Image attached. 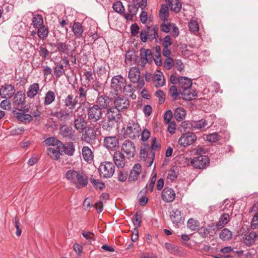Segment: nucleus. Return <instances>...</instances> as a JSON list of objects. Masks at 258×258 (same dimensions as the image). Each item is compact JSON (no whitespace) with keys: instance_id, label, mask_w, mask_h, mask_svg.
Returning <instances> with one entry per match:
<instances>
[{"instance_id":"1","label":"nucleus","mask_w":258,"mask_h":258,"mask_svg":"<svg viewBox=\"0 0 258 258\" xmlns=\"http://www.w3.org/2000/svg\"><path fill=\"white\" fill-rule=\"evenodd\" d=\"M178 87L182 89L181 92L182 98L184 100H191L197 97V93L196 91H190V88L192 86L191 79L185 77H178Z\"/></svg>"},{"instance_id":"2","label":"nucleus","mask_w":258,"mask_h":258,"mask_svg":"<svg viewBox=\"0 0 258 258\" xmlns=\"http://www.w3.org/2000/svg\"><path fill=\"white\" fill-rule=\"evenodd\" d=\"M66 177L69 180L72 182L78 188L85 187L88 183V176L85 173L74 170L68 171Z\"/></svg>"},{"instance_id":"3","label":"nucleus","mask_w":258,"mask_h":258,"mask_svg":"<svg viewBox=\"0 0 258 258\" xmlns=\"http://www.w3.org/2000/svg\"><path fill=\"white\" fill-rule=\"evenodd\" d=\"M60 101H57L54 108L56 111L51 112V115L56 117L59 121L63 123H65L67 121L70 120L72 118V114L73 111H70L69 109L64 108H60Z\"/></svg>"},{"instance_id":"4","label":"nucleus","mask_w":258,"mask_h":258,"mask_svg":"<svg viewBox=\"0 0 258 258\" xmlns=\"http://www.w3.org/2000/svg\"><path fill=\"white\" fill-rule=\"evenodd\" d=\"M100 176L103 178H111L114 173L115 166L113 163L108 161L100 163L98 168Z\"/></svg>"},{"instance_id":"5","label":"nucleus","mask_w":258,"mask_h":258,"mask_svg":"<svg viewBox=\"0 0 258 258\" xmlns=\"http://www.w3.org/2000/svg\"><path fill=\"white\" fill-rule=\"evenodd\" d=\"M88 120L91 122H96L100 120L103 115V111L97 105L93 104L87 109Z\"/></svg>"},{"instance_id":"6","label":"nucleus","mask_w":258,"mask_h":258,"mask_svg":"<svg viewBox=\"0 0 258 258\" xmlns=\"http://www.w3.org/2000/svg\"><path fill=\"white\" fill-rule=\"evenodd\" d=\"M141 130V128L138 122L131 120L127 125L125 134L129 138L134 140L139 137Z\"/></svg>"},{"instance_id":"7","label":"nucleus","mask_w":258,"mask_h":258,"mask_svg":"<svg viewBox=\"0 0 258 258\" xmlns=\"http://www.w3.org/2000/svg\"><path fill=\"white\" fill-rule=\"evenodd\" d=\"M140 58L138 61V65L144 67L146 63H152L153 58V53L150 49L142 48L140 49Z\"/></svg>"},{"instance_id":"8","label":"nucleus","mask_w":258,"mask_h":258,"mask_svg":"<svg viewBox=\"0 0 258 258\" xmlns=\"http://www.w3.org/2000/svg\"><path fill=\"white\" fill-rule=\"evenodd\" d=\"M197 139L195 134L187 132L183 134L178 140L179 145L183 147H186L192 145Z\"/></svg>"},{"instance_id":"9","label":"nucleus","mask_w":258,"mask_h":258,"mask_svg":"<svg viewBox=\"0 0 258 258\" xmlns=\"http://www.w3.org/2000/svg\"><path fill=\"white\" fill-rule=\"evenodd\" d=\"M210 159L207 156L200 155L195 157L190 161L191 165L195 168L205 169L209 165Z\"/></svg>"},{"instance_id":"10","label":"nucleus","mask_w":258,"mask_h":258,"mask_svg":"<svg viewBox=\"0 0 258 258\" xmlns=\"http://www.w3.org/2000/svg\"><path fill=\"white\" fill-rule=\"evenodd\" d=\"M121 151L125 155L127 159L133 158L136 154V146L132 141L126 140L121 145Z\"/></svg>"},{"instance_id":"11","label":"nucleus","mask_w":258,"mask_h":258,"mask_svg":"<svg viewBox=\"0 0 258 258\" xmlns=\"http://www.w3.org/2000/svg\"><path fill=\"white\" fill-rule=\"evenodd\" d=\"M161 30L164 33L171 32L172 36L176 38L179 34V30L175 24L168 22L167 21H162L160 25Z\"/></svg>"},{"instance_id":"12","label":"nucleus","mask_w":258,"mask_h":258,"mask_svg":"<svg viewBox=\"0 0 258 258\" xmlns=\"http://www.w3.org/2000/svg\"><path fill=\"white\" fill-rule=\"evenodd\" d=\"M86 88L85 85H82L81 86L77 87L75 90V93L76 94L75 97L78 100L79 104L83 106L86 104L87 100V95L88 89H87Z\"/></svg>"},{"instance_id":"13","label":"nucleus","mask_w":258,"mask_h":258,"mask_svg":"<svg viewBox=\"0 0 258 258\" xmlns=\"http://www.w3.org/2000/svg\"><path fill=\"white\" fill-rule=\"evenodd\" d=\"M208 125L207 120L201 119L198 121H184L182 122L181 127L187 128H192L195 130H201L205 128Z\"/></svg>"},{"instance_id":"14","label":"nucleus","mask_w":258,"mask_h":258,"mask_svg":"<svg viewBox=\"0 0 258 258\" xmlns=\"http://www.w3.org/2000/svg\"><path fill=\"white\" fill-rule=\"evenodd\" d=\"M96 139V132L92 127L85 128L81 136V140L87 143H92Z\"/></svg>"},{"instance_id":"15","label":"nucleus","mask_w":258,"mask_h":258,"mask_svg":"<svg viewBox=\"0 0 258 258\" xmlns=\"http://www.w3.org/2000/svg\"><path fill=\"white\" fill-rule=\"evenodd\" d=\"M114 107L119 111L127 109L130 105L128 99L124 96H117L114 101Z\"/></svg>"},{"instance_id":"16","label":"nucleus","mask_w":258,"mask_h":258,"mask_svg":"<svg viewBox=\"0 0 258 258\" xmlns=\"http://www.w3.org/2000/svg\"><path fill=\"white\" fill-rule=\"evenodd\" d=\"M125 82V79L122 76L119 75L115 76L111 79V87L116 92L121 91Z\"/></svg>"},{"instance_id":"17","label":"nucleus","mask_w":258,"mask_h":258,"mask_svg":"<svg viewBox=\"0 0 258 258\" xmlns=\"http://www.w3.org/2000/svg\"><path fill=\"white\" fill-rule=\"evenodd\" d=\"M15 87L12 84H5L0 89V96L3 98H11L15 94Z\"/></svg>"},{"instance_id":"18","label":"nucleus","mask_w":258,"mask_h":258,"mask_svg":"<svg viewBox=\"0 0 258 258\" xmlns=\"http://www.w3.org/2000/svg\"><path fill=\"white\" fill-rule=\"evenodd\" d=\"M65 108L73 111L79 103L78 100L72 94L68 95L63 100Z\"/></svg>"},{"instance_id":"19","label":"nucleus","mask_w":258,"mask_h":258,"mask_svg":"<svg viewBox=\"0 0 258 258\" xmlns=\"http://www.w3.org/2000/svg\"><path fill=\"white\" fill-rule=\"evenodd\" d=\"M106 116L108 122L113 121L118 122L121 116L119 111L114 107H109L107 108Z\"/></svg>"},{"instance_id":"20","label":"nucleus","mask_w":258,"mask_h":258,"mask_svg":"<svg viewBox=\"0 0 258 258\" xmlns=\"http://www.w3.org/2000/svg\"><path fill=\"white\" fill-rule=\"evenodd\" d=\"M104 146L108 149L115 150L119 146V140L116 136L106 137L104 139Z\"/></svg>"},{"instance_id":"21","label":"nucleus","mask_w":258,"mask_h":258,"mask_svg":"<svg viewBox=\"0 0 258 258\" xmlns=\"http://www.w3.org/2000/svg\"><path fill=\"white\" fill-rule=\"evenodd\" d=\"M96 104L95 105L98 106L100 109L103 110L109 107L111 100L109 97L104 95H100V93H99L96 99Z\"/></svg>"},{"instance_id":"22","label":"nucleus","mask_w":258,"mask_h":258,"mask_svg":"<svg viewBox=\"0 0 258 258\" xmlns=\"http://www.w3.org/2000/svg\"><path fill=\"white\" fill-rule=\"evenodd\" d=\"M169 217L172 223L174 225H177L182 222L184 219L181 211L178 209H171L169 211Z\"/></svg>"},{"instance_id":"23","label":"nucleus","mask_w":258,"mask_h":258,"mask_svg":"<svg viewBox=\"0 0 258 258\" xmlns=\"http://www.w3.org/2000/svg\"><path fill=\"white\" fill-rule=\"evenodd\" d=\"M113 159L114 164L118 168H123L125 164V157L120 151H116L113 155Z\"/></svg>"},{"instance_id":"24","label":"nucleus","mask_w":258,"mask_h":258,"mask_svg":"<svg viewBox=\"0 0 258 258\" xmlns=\"http://www.w3.org/2000/svg\"><path fill=\"white\" fill-rule=\"evenodd\" d=\"M75 131L72 126L60 125L59 127V134L63 138L72 139L75 135Z\"/></svg>"},{"instance_id":"25","label":"nucleus","mask_w":258,"mask_h":258,"mask_svg":"<svg viewBox=\"0 0 258 258\" xmlns=\"http://www.w3.org/2000/svg\"><path fill=\"white\" fill-rule=\"evenodd\" d=\"M14 95L13 104L14 105L22 106L25 104L26 96L23 91H18Z\"/></svg>"},{"instance_id":"26","label":"nucleus","mask_w":258,"mask_h":258,"mask_svg":"<svg viewBox=\"0 0 258 258\" xmlns=\"http://www.w3.org/2000/svg\"><path fill=\"white\" fill-rule=\"evenodd\" d=\"M59 150L61 151V154L64 153L69 156H72L75 151V148L72 142H69L66 145L61 142V145H59Z\"/></svg>"},{"instance_id":"27","label":"nucleus","mask_w":258,"mask_h":258,"mask_svg":"<svg viewBox=\"0 0 258 258\" xmlns=\"http://www.w3.org/2000/svg\"><path fill=\"white\" fill-rule=\"evenodd\" d=\"M128 11L129 14H124V17L126 20H132L134 16L136 15L138 12V8L135 6V0H133L132 4L128 5Z\"/></svg>"},{"instance_id":"28","label":"nucleus","mask_w":258,"mask_h":258,"mask_svg":"<svg viewBox=\"0 0 258 258\" xmlns=\"http://www.w3.org/2000/svg\"><path fill=\"white\" fill-rule=\"evenodd\" d=\"M141 172V166L140 164H136L128 176V181L130 182L135 181L137 180L139 174Z\"/></svg>"},{"instance_id":"29","label":"nucleus","mask_w":258,"mask_h":258,"mask_svg":"<svg viewBox=\"0 0 258 258\" xmlns=\"http://www.w3.org/2000/svg\"><path fill=\"white\" fill-rule=\"evenodd\" d=\"M87 123V121L82 115L75 118L74 126L77 130L83 131L86 128Z\"/></svg>"},{"instance_id":"30","label":"nucleus","mask_w":258,"mask_h":258,"mask_svg":"<svg viewBox=\"0 0 258 258\" xmlns=\"http://www.w3.org/2000/svg\"><path fill=\"white\" fill-rule=\"evenodd\" d=\"M16 110H20L18 108H15L13 110V112L15 114L16 117L18 120L25 122H30L32 120V116L31 115L26 114L23 112H16Z\"/></svg>"},{"instance_id":"31","label":"nucleus","mask_w":258,"mask_h":258,"mask_svg":"<svg viewBox=\"0 0 258 258\" xmlns=\"http://www.w3.org/2000/svg\"><path fill=\"white\" fill-rule=\"evenodd\" d=\"M140 70L138 68L132 67L129 71L128 78L132 83H136L140 78Z\"/></svg>"},{"instance_id":"32","label":"nucleus","mask_w":258,"mask_h":258,"mask_svg":"<svg viewBox=\"0 0 258 258\" xmlns=\"http://www.w3.org/2000/svg\"><path fill=\"white\" fill-rule=\"evenodd\" d=\"M72 31L77 38H81L83 37L84 29L80 23L74 22L72 26Z\"/></svg>"},{"instance_id":"33","label":"nucleus","mask_w":258,"mask_h":258,"mask_svg":"<svg viewBox=\"0 0 258 258\" xmlns=\"http://www.w3.org/2000/svg\"><path fill=\"white\" fill-rule=\"evenodd\" d=\"M153 81L156 87L163 86L165 84V79L163 74L161 72H158L157 74L153 75Z\"/></svg>"},{"instance_id":"34","label":"nucleus","mask_w":258,"mask_h":258,"mask_svg":"<svg viewBox=\"0 0 258 258\" xmlns=\"http://www.w3.org/2000/svg\"><path fill=\"white\" fill-rule=\"evenodd\" d=\"M146 30L148 34V39L151 41L158 38V28L157 25L147 27Z\"/></svg>"},{"instance_id":"35","label":"nucleus","mask_w":258,"mask_h":258,"mask_svg":"<svg viewBox=\"0 0 258 258\" xmlns=\"http://www.w3.org/2000/svg\"><path fill=\"white\" fill-rule=\"evenodd\" d=\"M32 25L34 28L36 29L44 25L43 18L41 14H35L32 13Z\"/></svg>"},{"instance_id":"36","label":"nucleus","mask_w":258,"mask_h":258,"mask_svg":"<svg viewBox=\"0 0 258 258\" xmlns=\"http://www.w3.org/2000/svg\"><path fill=\"white\" fill-rule=\"evenodd\" d=\"M82 156L84 159L87 162L90 163L93 159V154L88 146H84L82 149Z\"/></svg>"},{"instance_id":"37","label":"nucleus","mask_w":258,"mask_h":258,"mask_svg":"<svg viewBox=\"0 0 258 258\" xmlns=\"http://www.w3.org/2000/svg\"><path fill=\"white\" fill-rule=\"evenodd\" d=\"M137 61V55L135 51L128 50L125 55V62L126 64L131 66Z\"/></svg>"},{"instance_id":"38","label":"nucleus","mask_w":258,"mask_h":258,"mask_svg":"<svg viewBox=\"0 0 258 258\" xmlns=\"http://www.w3.org/2000/svg\"><path fill=\"white\" fill-rule=\"evenodd\" d=\"M56 95L52 90H49L45 94L44 98V105L48 106L50 105L55 99Z\"/></svg>"},{"instance_id":"39","label":"nucleus","mask_w":258,"mask_h":258,"mask_svg":"<svg viewBox=\"0 0 258 258\" xmlns=\"http://www.w3.org/2000/svg\"><path fill=\"white\" fill-rule=\"evenodd\" d=\"M39 85L38 83H33L31 85L27 92V96L30 98H33L38 93Z\"/></svg>"},{"instance_id":"40","label":"nucleus","mask_w":258,"mask_h":258,"mask_svg":"<svg viewBox=\"0 0 258 258\" xmlns=\"http://www.w3.org/2000/svg\"><path fill=\"white\" fill-rule=\"evenodd\" d=\"M257 236V234L254 231L250 232L246 236L245 238L243 240V243L248 246L252 245L255 241V238Z\"/></svg>"},{"instance_id":"41","label":"nucleus","mask_w":258,"mask_h":258,"mask_svg":"<svg viewBox=\"0 0 258 258\" xmlns=\"http://www.w3.org/2000/svg\"><path fill=\"white\" fill-rule=\"evenodd\" d=\"M37 29H38L37 34L40 40H44L48 37L49 30L45 25L41 26Z\"/></svg>"},{"instance_id":"42","label":"nucleus","mask_w":258,"mask_h":258,"mask_svg":"<svg viewBox=\"0 0 258 258\" xmlns=\"http://www.w3.org/2000/svg\"><path fill=\"white\" fill-rule=\"evenodd\" d=\"M230 221V216L228 214L224 213L220 217L218 222L216 224V227L222 228Z\"/></svg>"},{"instance_id":"43","label":"nucleus","mask_w":258,"mask_h":258,"mask_svg":"<svg viewBox=\"0 0 258 258\" xmlns=\"http://www.w3.org/2000/svg\"><path fill=\"white\" fill-rule=\"evenodd\" d=\"M47 154L53 159L54 160H58L59 158L60 155L62 154L60 150H59V148L56 149L50 147L47 149Z\"/></svg>"},{"instance_id":"44","label":"nucleus","mask_w":258,"mask_h":258,"mask_svg":"<svg viewBox=\"0 0 258 258\" xmlns=\"http://www.w3.org/2000/svg\"><path fill=\"white\" fill-rule=\"evenodd\" d=\"M159 17L162 21H167L169 17V8L166 5H162L159 11Z\"/></svg>"},{"instance_id":"45","label":"nucleus","mask_w":258,"mask_h":258,"mask_svg":"<svg viewBox=\"0 0 258 258\" xmlns=\"http://www.w3.org/2000/svg\"><path fill=\"white\" fill-rule=\"evenodd\" d=\"M112 8L115 12L122 15L124 17V14H125V9L121 1H117L115 2L112 5Z\"/></svg>"},{"instance_id":"46","label":"nucleus","mask_w":258,"mask_h":258,"mask_svg":"<svg viewBox=\"0 0 258 258\" xmlns=\"http://www.w3.org/2000/svg\"><path fill=\"white\" fill-rule=\"evenodd\" d=\"M53 73L56 78H59L65 73L64 66L59 63L55 64V67L53 68Z\"/></svg>"},{"instance_id":"47","label":"nucleus","mask_w":258,"mask_h":258,"mask_svg":"<svg viewBox=\"0 0 258 258\" xmlns=\"http://www.w3.org/2000/svg\"><path fill=\"white\" fill-rule=\"evenodd\" d=\"M232 237V232L228 228L223 229L219 234V237L223 241H228Z\"/></svg>"},{"instance_id":"48","label":"nucleus","mask_w":258,"mask_h":258,"mask_svg":"<svg viewBox=\"0 0 258 258\" xmlns=\"http://www.w3.org/2000/svg\"><path fill=\"white\" fill-rule=\"evenodd\" d=\"M186 115V111L185 109L182 107H178L175 110L174 112V116L176 119L180 121L185 118Z\"/></svg>"},{"instance_id":"49","label":"nucleus","mask_w":258,"mask_h":258,"mask_svg":"<svg viewBox=\"0 0 258 258\" xmlns=\"http://www.w3.org/2000/svg\"><path fill=\"white\" fill-rule=\"evenodd\" d=\"M204 139L210 143H215L219 141L221 139L220 136L218 133H214L204 136Z\"/></svg>"},{"instance_id":"50","label":"nucleus","mask_w":258,"mask_h":258,"mask_svg":"<svg viewBox=\"0 0 258 258\" xmlns=\"http://www.w3.org/2000/svg\"><path fill=\"white\" fill-rule=\"evenodd\" d=\"M43 143L47 146H56L57 148H59V145H61V142L54 137L47 138L43 141Z\"/></svg>"},{"instance_id":"51","label":"nucleus","mask_w":258,"mask_h":258,"mask_svg":"<svg viewBox=\"0 0 258 258\" xmlns=\"http://www.w3.org/2000/svg\"><path fill=\"white\" fill-rule=\"evenodd\" d=\"M181 90L178 91L177 87L175 85L171 86L169 89V94L173 100H176L180 98V95H181Z\"/></svg>"},{"instance_id":"52","label":"nucleus","mask_w":258,"mask_h":258,"mask_svg":"<svg viewBox=\"0 0 258 258\" xmlns=\"http://www.w3.org/2000/svg\"><path fill=\"white\" fill-rule=\"evenodd\" d=\"M170 7L172 11L176 13L179 12L181 8V4L179 0H169Z\"/></svg>"},{"instance_id":"53","label":"nucleus","mask_w":258,"mask_h":258,"mask_svg":"<svg viewBox=\"0 0 258 258\" xmlns=\"http://www.w3.org/2000/svg\"><path fill=\"white\" fill-rule=\"evenodd\" d=\"M165 247L167 251L171 253L178 254L180 252L179 247L173 244L166 242L165 244Z\"/></svg>"},{"instance_id":"54","label":"nucleus","mask_w":258,"mask_h":258,"mask_svg":"<svg viewBox=\"0 0 258 258\" xmlns=\"http://www.w3.org/2000/svg\"><path fill=\"white\" fill-rule=\"evenodd\" d=\"M102 195V196L100 197V200L99 202H96L94 205L95 209L98 213L102 212L103 209V205L101 200L104 199H108L109 197V195Z\"/></svg>"},{"instance_id":"55","label":"nucleus","mask_w":258,"mask_h":258,"mask_svg":"<svg viewBox=\"0 0 258 258\" xmlns=\"http://www.w3.org/2000/svg\"><path fill=\"white\" fill-rule=\"evenodd\" d=\"M142 218V212L140 211L137 212L133 217V221L134 225L137 227H140L141 225Z\"/></svg>"},{"instance_id":"56","label":"nucleus","mask_w":258,"mask_h":258,"mask_svg":"<svg viewBox=\"0 0 258 258\" xmlns=\"http://www.w3.org/2000/svg\"><path fill=\"white\" fill-rule=\"evenodd\" d=\"M57 50L59 52H63L67 54L69 51V47L67 44V42H59L56 44Z\"/></svg>"},{"instance_id":"57","label":"nucleus","mask_w":258,"mask_h":258,"mask_svg":"<svg viewBox=\"0 0 258 258\" xmlns=\"http://www.w3.org/2000/svg\"><path fill=\"white\" fill-rule=\"evenodd\" d=\"M187 227L191 231L196 230L199 227V222L193 219H189L187 222Z\"/></svg>"},{"instance_id":"58","label":"nucleus","mask_w":258,"mask_h":258,"mask_svg":"<svg viewBox=\"0 0 258 258\" xmlns=\"http://www.w3.org/2000/svg\"><path fill=\"white\" fill-rule=\"evenodd\" d=\"M188 27L189 30L193 32L196 33L198 32L199 30V24L197 21L191 20L188 22Z\"/></svg>"},{"instance_id":"59","label":"nucleus","mask_w":258,"mask_h":258,"mask_svg":"<svg viewBox=\"0 0 258 258\" xmlns=\"http://www.w3.org/2000/svg\"><path fill=\"white\" fill-rule=\"evenodd\" d=\"M174 66V61L171 57H166L164 62V67L166 70H170Z\"/></svg>"},{"instance_id":"60","label":"nucleus","mask_w":258,"mask_h":258,"mask_svg":"<svg viewBox=\"0 0 258 258\" xmlns=\"http://www.w3.org/2000/svg\"><path fill=\"white\" fill-rule=\"evenodd\" d=\"M155 95L158 98V100L160 104H161L164 102L165 95L162 90H157L155 93Z\"/></svg>"},{"instance_id":"61","label":"nucleus","mask_w":258,"mask_h":258,"mask_svg":"<svg viewBox=\"0 0 258 258\" xmlns=\"http://www.w3.org/2000/svg\"><path fill=\"white\" fill-rule=\"evenodd\" d=\"M91 182L96 189H101L104 187V184L102 182L100 181L99 180L95 179H91Z\"/></svg>"},{"instance_id":"62","label":"nucleus","mask_w":258,"mask_h":258,"mask_svg":"<svg viewBox=\"0 0 258 258\" xmlns=\"http://www.w3.org/2000/svg\"><path fill=\"white\" fill-rule=\"evenodd\" d=\"M198 232L201 236L204 237H206L210 233L209 229L204 226L198 228Z\"/></svg>"},{"instance_id":"63","label":"nucleus","mask_w":258,"mask_h":258,"mask_svg":"<svg viewBox=\"0 0 258 258\" xmlns=\"http://www.w3.org/2000/svg\"><path fill=\"white\" fill-rule=\"evenodd\" d=\"M149 151V145H144V147H141L140 152V158L145 159L148 155Z\"/></svg>"},{"instance_id":"64","label":"nucleus","mask_w":258,"mask_h":258,"mask_svg":"<svg viewBox=\"0 0 258 258\" xmlns=\"http://www.w3.org/2000/svg\"><path fill=\"white\" fill-rule=\"evenodd\" d=\"M137 198L139 200V204L141 206L146 205L148 201V198L146 196L143 195H138Z\"/></svg>"}]
</instances>
